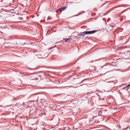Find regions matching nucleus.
I'll return each instance as SVG.
<instances>
[{
	"mask_svg": "<svg viewBox=\"0 0 130 130\" xmlns=\"http://www.w3.org/2000/svg\"><path fill=\"white\" fill-rule=\"evenodd\" d=\"M96 32V30H92V31H85V33L86 34V35H88V34H94Z\"/></svg>",
	"mask_w": 130,
	"mask_h": 130,
	"instance_id": "nucleus-1",
	"label": "nucleus"
},
{
	"mask_svg": "<svg viewBox=\"0 0 130 130\" xmlns=\"http://www.w3.org/2000/svg\"><path fill=\"white\" fill-rule=\"evenodd\" d=\"M66 9H67V7L61 8L56 11V13H58L59 12L61 13L63 11H64V10H66Z\"/></svg>",
	"mask_w": 130,
	"mask_h": 130,
	"instance_id": "nucleus-2",
	"label": "nucleus"
},
{
	"mask_svg": "<svg viewBox=\"0 0 130 130\" xmlns=\"http://www.w3.org/2000/svg\"><path fill=\"white\" fill-rule=\"evenodd\" d=\"M0 16L2 18V19H7V14H0Z\"/></svg>",
	"mask_w": 130,
	"mask_h": 130,
	"instance_id": "nucleus-3",
	"label": "nucleus"
},
{
	"mask_svg": "<svg viewBox=\"0 0 130 130\" xmlns=\"http://www.w3.org/2000/svg\"><path fill=\"white\" fill-rule=\"evenodd\" d=\"M72 39L71 38H68V39H66L65 40V42H70V41H72Z\"/></svg>",
	"mask_w": 130,
	"mask_h": 130,
	"instance_id": "nucleus-4",
	"label": "nucleus"
},
{
	"mask_svg": "<svg viewBox=\"0 0 130 130\" xmlns=\"http://www.w3.org/2000/svg\"><path fill=\"white\" fill-rule=\"evenodd\" d=\"M85 35H86V32H85V31L81 32L80 35V36H83V37H84Z\"/></svg>",
	"mask_w": 130,
	"mask_h": 130,
	"instance_id": "nucleus-5",
	"label": "nucleus"
},
{
	"mask_svg": "<svg viewBox=\"0 0 130 130\" xmlns=\"http://www.w3.org/2000/svg\"><path fill=\"white\" fill-rule=\"evenodd\" d=\"M129 87H130V84L128 85L126 87H124L123 89H125L126 88H128Z\"/></svg>",
	"mask_w": 130,
	"mask_h": 130,
	"instance_id": "nucleus-6",
	"label": "nucleus"
}]
</instances>
